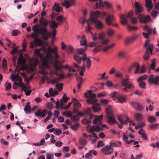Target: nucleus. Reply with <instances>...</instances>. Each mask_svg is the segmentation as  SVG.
I'll return each instance as SVG.
<instances>
[{
	"mask_svg": "<svg viewBox=\"0 0 159 159\" xmlns=\"http://www.w3.org/2000/svg\"><path fill=\"white\" fill-rule=\"evenodd\" d=\"M75 0H64V2H61V5L68 9L70 7L75 5Z\"/></svg>",
	"mask_w": 159,
	"mask_h": 159,
	"instance_id": "9",
	"label": "nucleus"
},
{
	"mask_svg": "<svg viewBox=\"0 0 159 159\" xmlns=\"http://www.w3.org/2000/svg\"><path fill=\"white\" fill-rule=\"evenodd\" d=\"M20 84L17 82H14L13 84L16 85L17 86H19L21 88V91H25V86L24 85V84L22 83L21 81H20Z\"/></svg>",
	"mask_w": 159,
	"mask_h": 159,
	"instance_id": "25",
	"label": "nucleus"
},
{
	"mask_svg": "<svg viewBox=\"0 0 159 159\" xmlns=\"http://www.w3.org/2000/svg\"><path fill=\"white\" fill-rule=\"evenodd\" d=\"M79 126H80V125L79 124H78V123L75 124L73 125H72L71 126L70 128L73 130H76L78 128Z\"/></svg>",
	"mask_w": 159,
	"mask_h": 159,
	"instance_id": "62",
	"label": "nucleus"
},
{
	"mask_svg": "<svg viewBox=\"0 0 159 159\" xmlns=\"http://www.w3.org/2000/svg\"><path fill=\"white\" fill-rule=\"evenodd\" d=\"M2 65L4 69H7V61L6 60L5 58L3 59L2 60Z\"/></svg>",
	"mask_w": 159,
	"mask_h": 159,
	"instance_id": "46",
	"label": "nucleus"
},
{
	"mask_svg": "<svg viewBox=\"0 0 159 159\" xmlns=\"http://www.w3.org/2000/svg\"><path fill=\"white\" fill-rule=\"evenodd\" d=\"M74 49L73 47L71 45H69L67 46L66 48V51L68 53H71L73 51Z\"/></svg>",
	"mask_w": 159,
	"mask_h": 159,
	"instance_id": "37",
	"label": "nucleus"
},
{
	"mask_svg": "<svg viewBox=\"0 0 159 159\" xmlns=\"http://www.w3.org/2000/svg\"><path fill=\"white\" fill-rule=\"evenodd\" d=\"M114 17L112 15L108 14V16L105 19V21L107 24L108 25H111V23L114 21Z\"/></svg>",
	"mask_w": 159,
	"mask_h": 159,
	"instance_id": "18",
	"label": "nucleus"
},
{
	"mask_svg": "<svg viewBox=\"0 0 159 159\" xmlns=\"http://www.w3.org/2000/svg\"><path fill=\"white\" fill-rule=\"evenodd\" d=\"M118 119L120 122L123 124H125L127 122L129 121L130 123V124L129 125V126H130L131 124L133 126L135 125V123L133 122V121H130L128 117L125 116L120 115L118 117Z\"/></svg>",
	"mask_w": 159,
	"mask_h": 159,
	"instance_id": "5",
	"label": "nucleus"
},
{
	"mask_svg": "<svg viewBox=\"0 0 159 159\" xmlns=\"http://www.w3.org/2000/svg\"><path fill=\"white\" fill-rule=\"evenodd\" d=\"M125 86V87L123 89L124 90L125 92H128V89H130L131 88L133 87V86L132 84L130 83H129L126 86Z\"/></svg>",
	"mask_w": 159,
	"mask_h": 159,
	"instance_id": "40",
	"label": "nucleus"
},
{
	"mask_svg": "<svg viewBox=\"0 0 159 159\" xmlns=\"http://www.w3.org/2000/svg\"><path fill=\"white\" fill-rule=\"evenodd\" d=\"M118 101L121 103L125 102L126 100V98L123 96H120L117 98Z\"/></svg>",
	"mask_w": 159,
	"mask_h": 159,
	"instance_id": "51",
	"label": "nucleus"
},
{
	"mask_svg": "<svg viewBox=\"0 0 159 159\" xmlns=\"http://www.w3.org/2000/svg\"><path fill=\"white\" fill-rule=\"evenodd\" d=\"M159 126V124L156 123L150 125L149 126L151 129L153 130H155L157 129L158 126Z\"/></svg>",
	"mask_w": 159,
	"mask_h": 159,
	"instance_id": "45",
	"label": "nucleus"
},
{
	"mask_svg": "<svg viewBox=\"0 0 159 159\" xmlns=\"http://www.w3.org/2000/svg\"><path fill=\"white\" fill-rule=\"evenodd\" d=\"M148 120L150 123H153L156 121V118L153 116H150L148 118Z\"/></svg>",
	"mask_w": 159,
	"mask_h": 159,
	"instance_id": "54",
	"label": "nucleus"
},
{
	"mask_svg": "<svg viewBox=\"0 0 159 159\" xmlns=\"http://www.w3.org/2000/svg\"><path fill=\"white\" fill-rule=\"evenodd\" d=\"M95 104H96L97 106L94 105L93 106L92 109L95 112H96L100 111L101 110V108L100 107V105L99 103L96 102Z\"/></svg>",
	"mask_w": 159,
	"mask_h": 159,
	"instance_id": "27",
	"label": "nucleus"
},
{
	"mask_svg": "<svg viewBox=\"0 0 159 159\" xmlns=\"http://www.w3.org/2000/svg\"><path fill=\"white\" fill-rule=\"evenodd\" d=\"M98 1L96 2L93 8L95 9H98L102 10L104 7V3L102 0H98Z\"/></svg>",
	"mask_w": 159,
	"mask_h": 159,
	"instance_id": "16",
	"label": "nucleus"
},
{
	"mask_svg": "<svg viewBox=\"0 0 159 159\" xmlns=\"http://www.w3.org/2000/svg\"><path fill=\"white\" fill-rule=\"evenodd\" d=\"M39 23L40 25L36 24L32 27L34 33L31 34V37L34 38L38 35H41L44 40H47L50 37L47 28L49 21L43 17H41L39 20Z\"/></svg>",
	"mask_w": 159,
	"mask_h": 159,
	"instance_id": "1",
	"label": "nucleus"
},
{
	"mask_svg": "<svg viewBox=\"0 0 159 159\" xmlns=\"http://www.w3.org/2000/svg\"><path fill=\"white\" fill-rule=\"evenodd\" d=\"M125 52L123 51H119L118 54V56L121 58H125Z\"/></svg>",
	"mask_w": 159,
	"mask_h": 159,
	"instance_id": "39",
	"label": "nucleus"
},
{
	"mask_svg": "<svg viewBox=\"0 0 159 159\" xmlns=\"http://www.w3.org/2000/svg\"><path fill=\"white\" fill-rule=\"evenodd\" d=\"M71 119L74 122H75L76 121H79V118L78 116V115L76 114L74 116H72Z\"/></svg>",
	"mask_w": 159,
	"mask_h": 159,
	"instance_id": "48",
	"label": "nucleus"
},
{
	"mask_svg": "<svg viewBox=\"0 0 159 159\" xmlns=\"http://www.w3.org/2000/svg\"><path fill=\"white\" fill-rule=\"evenodd\" d=\"M98 44L97 42H91L86 45V47H93L96 46Z\"/></svg>",
	"mask_w": 159,
	"mask_h": 159,
	"instance_id": "60",
	"label": "nucleus"
},
{
	"mask_svg": "<svg viewBox=\"0 0 159 159\" xmlns=\"http://www.w3.org/2000/svg\"><path fill=\"white\" fill-rule=\"evenodd\" d=\"M139 83V86L141 88L145 89L146 88V84L143 81L138 82Z\"/></svg>",
	"mask_w": 159,
	"mask_h": 159,
	"instance_id": "57",
	"label": "nucleus"
},
{
	"mask_svg": "<svg viewBox=\"0 0 159 159\" xmlns=\"http://www.w3.org/2000/svg\"><path fill=\"white\" fill-rule=\"evenodd\" d=\"M114 33L115 31L111 29L108 30L107 32V34L109 37L112 36Z\"/></svg>",
	"mask_w": 159,
	"mask_h": 159,
	"instance_id": "58",
	"label": "nucleus"
},
{
	"mask_svg": "<svg viewBox=\"0 0 159 159\" xmlns=\"http://www.w3.org/2000/svg\"><path fill=\"white\" fill-rule=\"evenodd\" d=\"M50 24V26L52 30L56 29L58 27V24L54 20H52L51 21H49Z\"/></svg>",
	"mask_w": 159,
	"mask_h": 159,
	"instance_id": "24",
	"label": "nucleus"
},
{
	"mask_svg": "<svg viewBox=\"0 0 159 159\" xmlns=\"http://www.w3.org/2000/svg\"><path fill=\"white\" fill-rule=\"evenodd\" d=\"M137 63H134L132 64L131 65L129 68L128 70V72H130L132 69H133L134 68H136V67L137 66Z\"/></svg>",
	"mask_w": 159,
	"mask_h": 159,
	"instance_id": "61",
	"label": "nucleus"
},
{
	"mask_svg": "<svg viewBox=\"0 0 159 159\" xmlns=\"http://www.w3.org/2000/svg\"><path fill=\"white\" fill-rule=\"evenodd\" d=\"M134 118L137 121H140L142 119V115L140 113H136L135 115Z\"/></svg>",
	"mask_w": 159,
	"mask_h": 159,
	"instance_id": "34",
	"label": "nucleus"
},
{
	"mask_svg": "<svg viewBox=\"0 0 159 159\" xmlns=\"http://www.w3.org/2000/svg\"><path fill=\"white\" fill-rule=\"evenodd\" d=\"M150 50H146V52L143 56V59L144 60L146 61L148 60L150 57V54L149 52Z\"/></svg>",
	"mask_w": 159,
	"mask_h": 159,
	"instance_id": "32",
	"label": "nucleus"
},
{
	"mask_svg": "<svg viewBox=\"0 0 159 159\" xmlns=\"http://www.w3.org/2000/svg\"><path fill=\"white\" fill-rule=\"evenodd\" d=\"M101 49V46L100 45H98L93 50V52H97L100 51Z\"/></svg>",
	"mask_w": 159,
	"mask_h": 159,
	"instance_id": "38",
	"label": "nucleus"
},
{
	"mask_svg": "<svg viewBox=\"0 0 159 159\" xmlns=\"http://www.w3.org/2000/svg\"><path fill=\"white\" fill-rule=\"evenodd\" d=\"M129 80L128 78L123 79L121 82V84L123 86H126L127 85L128 83V81Z\"/></svg>",
	"mask_w": 159,
	"mask_h": 159,
	"instance_id": "49",
	"label": "nucleus"
},
{
	"mask_svg": "<svg viewBox=\"0 0 159 159\" xmlns=\"http://www.w3.org/2000/svg\"><path fill=\"white\" fill-rule=\"evenodd\" d=\"M127 28L129 31H132L137 30L138 29V27L137 26H131L128 25L127 26Z\"/></svg>",
	"mask_w": 159,
	"mask_h": 159,
	"instance_id": "43",
	"label": "nucleus"
},
{
	"mask_svg": "<svg viewBox=\"0 0 159 159\" xmlns=\"http://www.w3.org/2000/svg\"><path fill=\"white\" fill-rule=\"evenodd\" d=\"M113 112L112 107L111 106H109L107 108L106 110V112L107 114L106 116L114 115Z\"/></svg>",
	"mask_w": 159,
	"mask_h": 159,
	"instance_id": "29",
	"label": "nucleus"
},
{
	"mask_svg": "<svg viewBox=\"0 0 159 159\" xmlns=\"http://www.w3.org/2000/svg\"><path fill=\"white\" fill-rule=\"evenodd\" d=\"M148 77L147 75H144L140 76L137 80V81H142L143 80L146 79Z\"/></svg>",
	"mask_w": 159,
	"mask_h": 159,
	"instance_id": "35",
	"label": "nucleus"
},
{
	"mask_svg": "<svg viewBox=\"0 0 159 159\" xmlns=\"http://www.w3.org/2000/svg\"><path fill=\"white\" fill-rule=\"evenodd\" d=\"M159 81V76H156L154 77V75H150L148 78V81L149 84H158V82Z\"/></svg>",
	"mask_w": 159,
	"mask_h": 159,
	"instance_id": "8",
	"label": "nucleus"
},
{
	"mask_svg": "<svg viewBox=\"0 0 159 159\" xmlns=\"http://www.w3.org/2000/svg\"><path fill=\"white\" fill-rule=\"evenodd\" d=\"M100 14V12L98 11H97L95 12H91L90 13V18L91 21L98 20V19Z\"/></svg>",
	"mask_w": 159,
	"mask_h": 159,
	"instance_id": "13",
	"label": "nucleus"
},
{
	"mask_svg": "<svg viewBox=\"0 0 159 159\" xmlns=\"http://www.w3.org/2000/svg\"><path fill=\"white\" fill-rule=\"evenodd\" d=\"M145 6L147 11L149 12L153 8V4L151 0H146Z\"/></svg>",
	"mask_w": 159,
	"mask_h": 159,
	"instance_id": "14",
	"label": "nucleus"
},
{
	"mask_svg": "<svg viewBox=\"0 0 159 159\" xmlns=\"http://www.w3.org/2000/svg\"><path fill=\"white\" fill-rule=\"evenodd\" d=\"M92 127L94 129L95 131L99 132L102 130V128L99 126V125H93Z\"/></svg>",
	"mask_w": 159,
	"mask_h": 159,
	"instance_id": "36",
	"label": "nucleus"
},
{
	"mask_svg": "<svg viewBox=\"0 0 159 159\" xmlns=\"http://www.w3.org/2000/svg\"><path fill=\"white\" fill-rule=\"evenodd\" d=\"M59 4L55 2L52 9L53 10L57 12H60L62 11V9L61 7L59 6Z\"/></svg>",
	"mask_w": 159,
	"mask_h": 159,
	"instance_id": "22",
	"label": "nucleus"
},
{
	"mask_svg": "<svg viewBox=\"0 0 159 159\" xmlns=\"http://www.w3.org/2000/svg\"><path fill=\"white\" fill-rule=\"evenodd\" d=\"M62 133V131L60 129H56L54 132V134L57 135H59Z\"/></svg>",
	"mask_w": 159,
	"mask_h": 159,
	"instance_id": "59",
	"label": "nucleus"
},
{
	"mask_svg": "<svg viewBox=\"0 0 159 159\" xmlns=\"http://www.w3.org/2000/svg\"><path fill=\"white\" fill-rule=\"evenodd\" d=\"M25 61L22 55H20L18 58L17 63L20 65H24L25 64Z\"/></svg>",
	"mask_w": 159,
	"mask_h": 159,
	"instance_id": "28",
	"label": "nucleus"
},
{
	"mask_svg": "<svg viewBox=\"0 0 159 159\" xmlns=\"http://www.w3.org/2000/svg\"><path fill=\"white\" fill-rule=\"evenodd\" d=\"M19 78V76L18 74H16L15 75L12 74L11 78L12 79V81L14 80L15 79H17Z\"/></svg>",
	"mask_w": 159,
	"mask_h": 159,
	"instance_id": "64",
	"label": "nucleus"
},
{
	"mask_svg": "<svg viewBox=\"0 0 159 159\" xmlns=\"http://www.w3.org/2000/svg\"><path fill=\"white\" fill-rule=\"evenodd\" d=\"M47 114V110H41L39 109L35 113V115L37 117L43 118L46 116Z\"/></svg>",
	"mask_w": 159,
	"mask_h": 159,
	"instance_id": "10",
	"label": "nucleus"
},
{
	"mask_svg": "<svg viewBox=\"0 0 159 159\" xmlns=\"http://www.w3.org/2000/svg\"><path fill=\"white\" fill-rule=\"evenodd\" d=\"M130 104L136 110L142 111L143 110V106L137 102H130Z\"/></svg>",
	"mask_w": 159,
	"mask_h": 159,
	"instance_id": "12",
	"label": "nucleus"
},
{
	"mask_svg": "<svg viewBox=\"0 0 159 159\" xmlns=\"http://www.w3.org/2000/svg\"><path fill=\"white\" fill-rule=\"evenodd\" d=\"M63 102L62 99H61L60 102H59V100H58L56 103V106L55 107L57 109H58L59 107H63Z\"/></svg>",
	"mask_w": 159,
	"mask_h": 159,
	"instance_id": "31",
	"label": "nucleus"
},
{
	"mask_svg": "<svg viewBox=\"0 0 159 159\" xmlns=\"http://www.w3.org/2000/svg\"><path fill=\"white\" fill-rule=\"evenodd\" d=\"M34 43L36 46H41L43 45L44 43L43 40L39 38H36L34 40Z\"/></svg>",
	"mask_w": 159,
	"mask_h": 159,
	"instance_id": "21",
	"label": "nucleus"
},
{
	"mask_svg": "<svg viewBox=\"0 0 159 159\" xmlns=\"http://www.w3.org/2000/svg\"><path fill=\"white\" fill-rule=\"evenodd\" d=\"M110 144L111 146L112 145L116 147H119L121 145V143L120 141L112 143H111Z\"/></svg>",
	"mask_w": 159,
	"mask_h": 159,
	"instance_id": "47",
	"label": "nucleus"
},
{
	"mask_svg": "<svg viewBox=\"0 0 159 159\" xmlns=\"http://www.w3.org/2000/svg\"><path fill=\"white\" fill-rule=\"evenodd\" d=\"M103 153L106 155H110L112 153L114 149L113 147L110 144L106 146L101 149Z\"/></svg>",
	"mask_w": 159,
	"mask_h": 159,
	"instance_id": "7",
	"label": "nucleus"
},
{
	"mask_svg": "<svg viewBox=\"0 0 159 159\" xmlns=\"http://www.w3.org/2000/svg\"><path fill=\"white\" fill-rule=\"evenodd\" d=\"M72 102L74 103V107L80 108L81 107V105L79 102L78 100L76 98L72 99Z\"/></svg>",
	"mask_w": 159,
	"mask_h": 159,
	"instance_id": "23",
	"label": "nucleus"
},
{
	"mask_svg": "<svg viewBox=\"0 0 159 159\" xmlns=\"http://www.w3.org/2000/svg\"><path fill=\"white\" fill-rule=\"evenodd\" d=\"M134 14V12L133 11H131L126 15H124L122 14L120 15V18L121 19L120 23L122 25L126 24L127 23V18L131 17Z\"/></svg>",
	"mask_w": 159,
	"mask_h": 159,
	"instance_id": "4",
	"label": "nucleus"
},
{
	"mask_svg": "<svg viewBox=\"0 0 159 159\" xmlns=\"http://www.w3.org/2000/svg\"><path fill=\"white\" fill-rule=\"evenodd\" d=\"M20 32L18 30H14L11 32V35L13 36H16Z\"/></svg>",
	"mask_w": 159,
	"mask_h": 159,
	"instance_id": "63",
	"label": "nucleus"
},
{
	"mask_svg": "<svg viewBox=\"0 0 159 159\" xmlns=\"http://www.w3.org/2000/svg\"><path fill=\"white\" fill-rule=\"evenodd\" d=\"M106 117L108 119V122L109 124H113L116 122V120L114 118V115L106 116Z\"/></svg>",
	"mask_w": 159,
	"mask_h": 159,
	"instance_id": "19",
	"label": "nucleus"
},
{
	"mask_svg": "<svg viewBox=\"0 0 159 159\" xmlns=\"http://www.w3.org/2000/svg\"><path fill=\"white\" fill-rule=\"evenodd\" d=\"M63 84L62 83H60L59 84H57L56 85V87L59 92L62 91Z\"/></svg>",
	"mask_w": 159,
	"mask_h": 159,
	"instance_id": "56",
	"label": "nucleus"
},
{
	"mask_svg": "<svg viewBox=\"0 0 159 159\" xmlns=\"http://www.w3.org/2000/svg\"><path fill=\"white\" fill-rule=\"evenodd\" d=\"M62 115H65L67 117H70L71 118L72 116V112L70 111H67L66 112H64Z\"/></svg>",
	"mask_w": 159,
	"mask_h": 159,
	"instance_id": "42",
	"label": "nucleus"
},
{
	"mask_svg": "<svg viewBox=\"0 0 159 159\" xmlns=\"http://www.w3.org/2000/svg\"><path fill=\"white\" fill-rule=\"evenodd\" d=\"M134 4L136 8L135 14L137 16V17L139 18L140 22L146 23L147 22H148L150 19V16L148 15L145 16L143 14H141L143 11V7L139 5L138 2H135Z\"/></svg>",
	"mask_w": 159,
	"mask_h": 159,
	"instance_id": "2",
	"label": "nucleus"
},
{
	"mask_svg": "<svg viewBox=\"0 0 159 159\" xmlns=\"http://www.w3.org/2000/svg\"><path fill=\"white\" fill-rule=\"evenodd\" d=\"M144 47H146V50H150L151 54H152V48L153 45L150 44V41L149 40H147L145 43Z\"/></svg>",
	"mask_w": 159,
	"mask_h": 159,
	"instance_id": "17",
	"label": "nucleus"
},
{
	"mask_svg": "<svg viewBox=\"0 0 159 159\" xmlns=\"http://www.w3.org/2000/svg\"><path fill=\"white\" fill-rule=\"evenodd\" d=\"M54 55L55 60L53 64L54 67L57 70H60L61 69L62 67V66L60 62L58 60V59L59 58V56L57 53H55Z\"/></svg>",
	"mask_w": 159,
	"mask_h": 159,
	"instance_id": "6",
	"label": "nucleus"
},
{
	"mask_svg": "<svg viewBox=\"0 0 159 159\" xmlns=\"http://www.w3.org/2000/svg\"><path fill=\"white\" fill-rule=\"evenodd\" d=\"M42 66L44 68L48 67V62L46 58H44L42 62Z\"/></svg>",
	"mask_w": 159,
	"mask_h": 159,
	"instance_id": "41",
	"label": "nucleus"
},
{
	"mask_svg": "<svg viewBox=\"0 0 159 159\" xmlns=\"http://www.w3.org/2000/svg\"><path fill=\"white\" fill-rule=\"evenodd\" d=\"M156 60L155 59H153L152 60V63L150 65L151 68L152 70H154L155 69L156 67Z\"/></svg>",
	"mask_w": 159,
	"mask_h": 159,
	"instance_id": "44",
	"label": "nucleus"
},
{
	"mask_svg": "<svg viewBox=\"0 0 159 159\" xmlns=\"http://www.w3.org/2000/svg\"><path fill=\"white\" fill-rule=\"evenodd\" d=\"M115 45V44L114 43H112L110 45L104 47L103 48V51L104 52L108 50L109 49L112 48V47L114 46Z\"/></svg>",
	"mask_w": 159,
	"mask_h": 159,
	"instance_id": "52",
	"label": "nucleus"
},
{
	"mask_svg": "<svg viewBox=\"0 0 159 159\" xmlns=\"http://www.w3.org/2000/svg\"><path fill=\"white\" fill-rule=\"evenodd\" d=\"M105 34L103 32L99 34L98 36V39L99 40H103L105 38Z\"/></svg>",
	"mask_w": 159,
	"mask_h": 159,
	"instance_id": "55",
	"label": "nucleus"
},
{
	"mask_svg": "<svg viewBox=\"0 0 159 159\" xmlns=\"http://www.w3.org/2000/svg\"><path fill=\"white\" fill-rule=\"evenodd\" d=\"M86 50V48H81L78 49L77 50V52L78 54L82 55L84 56H86V54L85 52Z\"/></svg>",
	"mask_w": 159,
	"mask_h": 159,
	"instance_id": "26",
	"label": "nucleus"
},
{
	"mask_svg": "<svg viewBox=\"0 0 159 159\" xmlns=\"http://www.w3.org/2000/svg\"><path fill=\"white\" fill-rule=\"evenodd\" d=\"M80 143L83 145H85L87 143V142L84 139L80 138L79 140Z\"/></svg>",
	"mask_w": 159,
	"mask_h": 159,
	"instance_id": "53",
	"label": "nucleus"
},
{
	"mask_svg": "<svg viewBox=\"0 0 159 159\" xmlns=\"http://www.w3.org/2000/svg\"><path fill=\"white\" fill-rule=\"evenodd\" d=\"M5 86L6 90H9L11 88V84L10 83L6 82L5 84Z\"/></svg>",
	"mask_w": 159,
	"mask_h": 159,
	"instance_id": "50",
	"label": "nucleus"
},
{
	"mask_svg": "<svg viewBox=\"0 0 159 159\" xmlns=\"http://www.w3.org/2000/svg\"><path fill=\"white\" fill-rule=\"evenodd\" d=\"M30 102H28L25 107L24 110L26 114H30L31 112V109L30 106Z\"/></svg>",
	"mask_w": 159,
	"mask_h": 159,
	"instance_id": "20",
	"label": "nucleus"
},
{
	"mask_svg": "<svg viewBox=\"0 0 159 159\" xmlns=\"http://www.w3.org/2000/svg\"><path fill=\"white\" fill-rule=\"evenodd\" d=\"M74 58L75 61L78 64H80L81 62V57L79 55L75 54L74 55Z\"/></svg>",
	"mask_w": 159,
	"mask_h": 159,
	"instance_id": "33",
	"label": "nucleus"
},
{
	"mask_svg": "<svg viewBox=\"0 0 159 159\" xmlns=\"http://www.w3.org/2000/svg\"><path fill=\"white\" fill-rule=\"evenodd\" d=\"M49 92L51 96L55 97L57 94L58 92L57 90H53L52 88H50L49 89Z\"/></svg>",
	"mask_w": 159,
	"mask_h": 159,
	"instance_id": "30",
	"label": "nucleus"
},
{
	"mask_svg": "<svg viewBox=\"0 0 159 159\" xmlns=\"http://www.w3.org/2000/svg\"><path fill=\"white\" fill-rule=\"evenodd\" d=\"M91 22L93 23L95 28L98 30L102 29L104 27V25L102 22L98 20Z\"/></svg>",
	"mask_w": 159,
	"mask_h": 159,
	"instance_id": "11",
	"label": "nucleus"
},
{
	"mask_svg": "<svg viewBox=\"0 0 159 159\" xmlns=\"http://www.w3.org/2000/svg\"><path fill=\"white\" fill-rule=\"evenodd\" d=\"M93 92L92 90H89L88 92L84 93V96L86 98H90L87 99V100L88 103L94 104L96 103L97 100L96 99H92V98H95L96 97V95L94 93H92Z\"/></svg>",
	"mask_w": 159,
	"mask_h": 159,
	"instance_id": "3",
	"label": "nucleus"
},
{
	"mask_svg": "<svg viewBox=\"0 0 159 159\" xmlns=\"http://www.w3.org/2000/svg\"><path fill=\"white\" fill-rule=\"evenodd\" d=\"M95 117L96 118L93 121V124H96L97 123H98L99 125H101V123H102V120L103 118V116L102 115L98 116H96Z\"/></svg>",
	"mask_w": 159,
	"mask_h": 159,
	"instance_id": "15",
	"label": "nucleus"
}]
</instances>
